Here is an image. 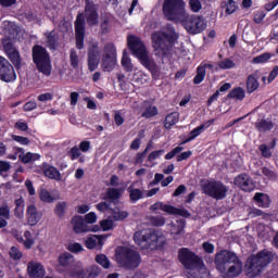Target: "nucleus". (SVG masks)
Returning a JSON list of instances; mask_svg holds the SVG:
<instances>
[{
    "instance_id": "obj_40",
    "label": "nucleus",
    "mask_w": 278,
    "mask_h": 278,
    "mask_svg": "<svg viewBox=\"0 0 278 278\" xmlns=\"http://www.w3.org/2000/svg\"><path fill=\"white\" fill-rule=\"evenodd\" d=\"M214 123V119H210L207 122V126L205 124H201L200 126L193 128L190 132L189 136L194 140L195 138H199L200 134H203V131H205V129H207V127H210V125H212Z\"/></svg>"
},
{
    "instance_id": "obj_52",
    "label": "nucleus",
    "mask_w": 278,
    "mask_h": 278,
    "mask_svg": "<svg viewBox=\"0 0 278 278\" xmlns=\"http://www.w3.org/2000/svg\"><path fill=\"white\" fill-rule=\"evenodd\" d=\"M149 149H151V142L147 144V148L144 149L143 152L137 153L135 159L136 164H142V162H144V159L147 157V153H149Z\"/></svg>"
},
{
    "instance_id": "obj_24",
    "label": "nucleus",
    "mask_w": 278,
    "mask_h": 278,
    "mask_svg": "<svg viewBox=\"0 0 278 278\" xmlns=\"http://www.w3.org/2000/svg\"><path fill=\"white\" fill-rule=\"evenodd\" d=\"M169 227V233L172 236H181V233H184V229H186V219H177L176 222H172Z\"/></svg>"
},
{
    "instance_id": "obj_25",
    "label": "nucleus",
    "mask_w": 278,
    "mask_h": 278,
    "mask_svg": "<svg viewBox=\"0 0 278 278\" xmlns=\"http://www.w3.org/2000/svg\"><path fill=\"white\" fill-rule=\"evenodd\" d=\"M144 111L141 113L142 118H153L160 114L157 106L152 105L150 101H143Z\"/></svg>"
},
{
    "instance_id": "obj_33",
    "label": "nucleus",
    "mask_w": 278,
    "mask_h": 278,
    "mask_svg": "<svg viewBox=\"0 0 278 278\" xmlns=\"http://www.w3.org/2000/svg\"><path fill=\"white\" fill-rule=\"evenodd\" d=\"M59 264L64 268L73 266V264H75V257L73 254L65 252L59 256Z\"/></svg>"
},
{
    "instance_id": "obj_17",
    "label": "nucleus",
    "mask_w": 278,
    "mask_h": 278,
    "mask_svg": "<svg viewBox=\"0 0 278 278\" xmlns=\"http://www.w3.org/2000/svg\"><path fill=\"white\" fill-rule=\"evenodd\" d=\"M140 62L142 66H144V68H147L151 73L152 79H160L162 75V67H160V65H157V63H155L153 59L147 55Z\"/></svg>"
},
{
    "instance_id": "obj_58",
    "label": "nucleus",
    "mask_w": 278,
    "mask_h": 278,
    "mask_svg": "<svg viewBox=\"0 0 278 278\" xmlns=\"http://www.w3.org/2000/svg\"><path fill=\"white\" fill-rule=\"evenodd\" d=\"M0 216H2V218H5L7 220H10V206L8 205V203L1 204Z\"/></svg>"
},
{
    "instance_id": "obj_45",
    "label": "nucleus",
    "mask_w": 278,
    "mask_h": 278,
    "mask_svg": "<svg viewBox=\"0 0 278 278\" xmlns=\"http://www.w3.org/2000/svg\"><path fill=\"white\" fill-rule=\"evenodd\" d=\"M40 170H42L43 175H61L60 170L49 163H42Z\"/></svg>"
},
{
    "instance_id": "obj_19",
    "label": "nucleus",
    "mask_w": 278,
    "mask_h": 278,
    "mask_svg": "<svg viewBox=\"0 0 278 278\" xmlns=\"http://www.w3.org/2000/svg\"><path fill=\"white\" fill-rule=\"evenodd\" d=\"M235 186H238L243 192H251L255 186L249 175H239L235 178Z\"/></svg>"
},
{
    "instance_id": "obj_3",
    "label": "nucleus",
    "mask_w": 278,
    "mask_h": 278,
    "mask_svg": "<svg viewBox=\"0 0 278 278\" xmlns=\"http://www.w3.org/2000/svg\"><path fill=\"white\" fill-rule=\"evenodd\" d=\"M152 47L155 55L162 58V60H168L175 47V42L179 40V35L175 31H156L152 34Z\"/></svg>"
},
{
    "instance_id": "obj_10",
    "label": "nucleus",
    "mask_w": 278,
    "mask_h": 278,
    "mask_svg": "<svg viewBox=\"0 0 278 278\" xmlns=\"http://www.w3.org/2000/svg\"><path fill=\"white\" fill-rule=\"evenodd\" d=\"M181 25L185 27L188 34L191 36H197V34L205 31L207 22H205L203 15H187L181 21Z\"/></svg>"
},
{
    "instance_id": "obj_61",
    "label": "nucleus",
    "mask_w": 278,
    "mask_h": 278,
    "mask_svg": "<svg viewBox=\"0 0 278 278\" xmlns=\"http://www.w3.org/2000/svg\"><path fill=\"white\" fill-rule=\"evenodd\" d=\"M100 226L102 227V229L104 231H110V229H112V227H114V222L112 220V217H109L106 219H103L100 223Z\"/></svg>"
},
{
    "instance_id": "obj_38",
    "label": "nucleus",
    "mask_w": 278,
    "mask_h": 278,
    "mask_svg": "<svg viewBox=\"0 0 278 278\" xmlns=\"http://www.w3.org/2000/svg\"><path fill=\"white\" fill-rule=\"evenodd\" d=\"M128 194L132 203L140 201V199H144V192H142L140 189L134 188V186L128 187Z\"/></svg>"
},
{
    "instance_id": "obj_63",
    "label": "nucleus",
    "mask_w": 278,
    "mask_h": 278,
    "mask_svg": "<svg viewBox=\"0 0 278 278\" xmlns=\"http://www.w3.org/2000/svg\"><path fill=\"white\" fill-rule=\"evenodd\" d=\"M258 149L261 151L262 157H273V152L270 151V148L268 146L261 144Z\"/></svg>"
},
{
    "instance_id": "obj_5",
    "label": "nucleus",
    "mask_w": 278,
    "mask_h": 278,
    "mask_svg": "<svg viewBox=\"0 0 278 278\" xmlns=\"http://www.w3.org/2000/svg\"><path fill=\"white\" fill-rule=\"evenodd\" d=\"M31 58L38 73H41L45 77H51L53 65L51 64V54H49L47 48L35 45L31 48Z\"/></svg>"
},
{
    "instance_id": "obj_1",
    "label": "nucleus",
    "mask_w": 278,
    "mask_h": 278,
    "mask_svg": "<svg viewBox=\"0 0 278 278\" xmlns=\"http://www.w3.org/2000/svg\"><path fill=\"white\" fill-rule=\"evenodd\" d=\"M242 262L235 252L223 250L215 255V267L223 278H236L242 274Z\"/></svg>"
},
{
    "instance_id": "obj_26",
    "label": "nucleus",
    "mask_w": 278,
    "mask_h": 278,
    "mask_svg": "<svg viewBox=\"0 0 278 278\" xmlns=\"http://www.w3.org/2000/svg\"><path fill=\"white\" fill-rule=\"evenodd\" d=\"M7 58H9L10 62L13 64L16 71H21L23 66V59L21 58V52H18V50H13V52H9V54H7Z\"/></svg>"
},
{
    "instance_id": "obj_22",
    "label": "nucleus",
    "mask_w": 278,
    "mask_h": 278,
    "mask_svg": "<svg viewBox=\"0 0 278 278\" xmlns=\"http://www.w3.org/2000/svg\"><path fill=\"white\" fill-rule=\"evenodd\" d=\"M118 60L114 56H102L101 59V68L103 73H112L116 68Z\"/></svg>"
},
{
    "instance_id": "obj_35",
    "label": "nucleus",
    "mask_w": 278,
    "mask_h": 278,
    "mask_svg": "<svg viewBox=\"0 0 278 278\" xmlns=\"http://www.w3.org/2000/svg\"><path fill=\"white\" fill-rule=\"evenodd\" d=\"M258 88H260V83L257 81V78L255 77V75L253 74L249 75L247 80L248 94L255 92V90H257Z\"/></svg>"
},
{
    "instance_id": "obj_46",
    "label": "nucleus",
    "mask_w": 278,
    "mask_h": 278,
    "mask_svg": "<svg viewBox=\"0 0 278 278\" xmlns=\"http://www.w3.org/2000/svg\"><path fill=\"white\" fill-rule=\"evenodd\" d=\"M66 207H67L66 202H59V203H56V205L54 207V214L59 218H64V214H66Z\"/></svg>"
},
{
    "instance_id": "obj_34",
    "label": "nucleus",
    "mask_w": 278,
    "mask_h": 278,
    "mask_svg": "<svg viewBox=\"0 0 278 278\" xmlns=\"http://www.w3.org/2000/svg\"><path fill=\"white\" fill-rule=\"evenodd\" d=\"M121 63L126 73H131L134 71V63H131V58H129V53H127V50L123 51Z\"/></svg>"
},
{
    "instance_id": "obj_49",
    "label": "nucleus",
    "mask_w": 278,
    "mask_h": 278,
    "mask_svg": "<svg viewBox=\"0 0 278 278\" xmlns=\"http://www.w3.org/2000/svg\"><path fill=\"white\" fill-rule=\"evenodd\" d=\"M2 47L7 55L9 53H12L13 51H16V48H14V43L12 42L11 39H2Z\"/></svg>"
},
{
    "instance_id": "obj_53",
    "label": "nucleus",
    "mask_w": 278,
    "mask_h": 278,
    "mask_svg": "<svg viewBox=\"0 0 278 278\" xmlns=\"http://www.w3.org/2000/svg\"><path fill=\"white\" fill-rule=\"evenodd\" d=\"M189 8L191 12L198 13L203 10V4L201 3V0H189Z\"/></svg>"
},
{
    "instance_id": "obj_7",
    "label": "nucleus",
    "mask_w": 278,
    "mask_h": 278,
    "mask_svg": "<svg viewBox=\"0 0 278 278\" xmlns=\"http://www.w3.org/2000/svg\"><path fill=\"white\" fill-rule=\"evenodd\" d=\"M200 186L203 194L211 197V199H215V201H223V199H227L229 187L220 180H201Z\"/></svg>"
},
{
    "instance_id": "obj_51",
    "label": "nucleus",
    "mask_w": 278,
    "mask_h": 278,
    "mask_svg": "<svg viewBox=\"0 0 278 278\" xmlns=\"http://www.w3.org/2000/svg\"><path fill=\"white\" fill-rule=\"evenodd\" d=\"M68 157L72 161L75 160H79V157H81V151L79 150V147L74 146L73 148H71V150L67 152Z\"/></svg>"
},
{
    "instance_id": "obj_37",
    "label": "nucleus",
    "mask_w": 278,
    "mask_h": 278,
    "mask_svg": "<svg viewBox=\"0 0 278 278\" xmlns=\"http://www.w3.org/2000/svg\"><path fill=\"white\" fill-rule=\"evenodd\" d=\"M222 8L225 9L226 16H231L238 10V3L236 0L224 1Z\"/></svg>"
},
{
    "instance_id": "obj_20",
    "label": "nucleus",
    "mask_w": 278,
    "mask_h": 278,
    "mask_svg": "<svg viewBox=\"0 0 278 278\" xmlns=\"http://www.w3.org/2000/svg\"><path fill=\"white\" fill-rule=\"evenodd\" d=\"M206 68H210V71L214 70V64L212 63H201L198 67H197V75L193 78V84L195 86H199V84H202V81H204L205 79V75H206Z\"/></svg>"
},
{
    "instance_id": "obj_12",
    "label": "nucleus",
    "mask_w": 278,
    "mask_h": 278,
    "mask_svg": "<svg viewBox=\"0 0 278 278\" xmlns=\"http://www.w3.org/2000/svg\"><path fill=\"white\" fill-rule=\"evenodd\" d=\"M127 47L129 51H131L132 55H135V58H138L139 62H141L142 60H144V58H147V55H149L144 42H142V39H140V37L136 35H128Z\"/></svg>"
},
{
    "instance_id": "obj_44",
    "label": "nucleus",
    "mask_w": 278,
    "mask_h": 278,
    "mask_svg": "<svg viewBox=\"0 0 278 278\" xmlns=\"http://www.w3.org/2000/svg\"><path fill=\"white\" fill-rule=\"evenodd\" d=\"M111 218H114L115 220H125L127 216H129V213L126 211H121L119 208H111Z\"/></svg>"
},
{
    "instance_id": "obj_11",
    "label": "nucleus",
    "mask_w": 278,
    "mask_h": 278,
    "mask_svg": "<svg viewBox=\"0 0 278 278\" xmlns=\"http://www.w3.org/2000/svg\"><path fill=\"white\" fill-rule=\"evenodd\" d=\"M101 63V48L99 41H91L87 48V66L90 73H94Z\"/></svg>"
},
{
    "instance_id": "obj_8",
    "label": "nucleus",
    "mask_w": 278,
    "mask_h": 278,
    "mask_svg": "<svg viewBox=\"0 0 278 278\" xmlns=\"http://www.w3.org/2000/svg\"><path fill=\"white\" fill-rule=\"evenodd\" d=\"M186 13V2L184 0H164L163 14L167 21H178Z\"/></svg>"
},
{
    "instance_id": "obj_42",
    "label": "nucleus",
    "mask_w": 278,
    "mask_h": 278,
    "mask_svg": "<svg viewBox=\"0 0 278 278\" xmlns=\"http://www.w3.org/2000/svg\"><path fill=\"white\" fill-rule=\"evenodd\" d=\"M40 200L43 203H53V201L60 200V194L52 197L51 193L47 191V189H41L39 193Z\"/></svg>"
},
{
    "instance_id": "obj_62",
    "label": "nucleus",
    "mask_w": 278,
    "mask_h": 278,
    "mask_svg": "<svg viewBox=\"0 0 278 278\" xmlns=\"http://www.w3.org/2000/svg\"><path fill=\"white\" fill-rule=\"evenodd\" d=\"M264 18H266V12L264 11H256L254 12L253 21L256 25H260Z\"/></svg>"
},
{
    "instance_id": "obj_29",
    "label": "nucleus",
    "mask_w": 278,
    "mask_h": 278,
    "mask_svg": "<svg viewBox=\"0 0 278 278\" xmlns=\"http://www.w3.org/2000/svg\"><path fill=\"white\" fill-rule=\"evenodd\" d=\"M177 123H179V113L172 112L166 115L165 121L163 122V125L165 129H173L174 125H177Z\"/></svg>"
},
{
    "instance_id": "obj_6",
    "label": "nucleus",
    "mask_w": 278,
    "mask_h": 278,
    "mask_svg": "<svg viewBox=\"0 0 278 278\" xmlns=\"http://www.w3.org/2000/svg\"><path fill=\"white\" fill-rule=\"evenodd\" d=\"M116 262L125 270H136L142 264V256L138 250L124 247L116 252Z\"/></svg>"
},
{
    "instance_id": "obj_16",
    "label": "nucleus",
    "mask_w": 278,
    "mask_h": 278,
    "mask_svg": "<svg viewBox=\"0 0 278 278\" xmlns=\"http://www.w3.org/2000/svg\"><path fill=\"white\" fill-rule=\"evenodd\" d=\"M152 212H166V214L182 216L184 218H190V213L186 208H177L173 205L164 204L163 202H156L150 206Z\"/></svg>"
},
{
    "instance_id": "obj_60",
    "label": "nucleus",
    "mask_w": 278,
    "mask_h": 278,
    "mask_svg": "<svg viewBox=\"0 0 278 278\" xmlns=\"http://www.w3.org/2000/svg\"><path fill=\"white\" fill-rule=\"evenodd\" d=\"M249 215L252 216V218H256V216H262L263 218H268V214L264 213V211L260 208H251L249 212Z\"/></svg>"
},
{
    "instance_id": "obj_43",
    "label": "nucleus",
    "mask_w": 278,
    "mask_h": 278,
    "mask_svg": "<svg viewBox=\"0 0 278 278\" xmlns=\"http://www.w3.org/2000/svg\"><path fill=\"white\" fill-rule=\"evenodd\" d=\"M148 220L152 227H164L166 225V218L161 215L150 216Z\"/></svg>"
},
{
    "instance_id": "obj_28",
    "label": "nucleus",
    "mask_w": 278,
    "mask_h": 278,
    "mask_svg": "<svg viewBox=\"0 0 278 278\" xmlns=\"http://www.w3.org/2000/svg\"><path fill=\"white\" fill-rule=\"evenodd\" d=\"M253 201H255L258 207H269L270 206V197L266 193H255Z\"/></svg>"
},
{
    "instance_id": "obj_57",
    "label": "nucleus",
    "mask_w": 278,
    "mask_h": 278,
    "mask_svg": "<svg viewBox=\"0 0 278 278\" xmlns=\"http://www.w3.org/2000/svg\"><path fill=\"white\" fill-rule=\"evenodd\" d=\"M270 53H263L253 59L254 64H264L269 61Z\"/></svg>"
},
{
    "instance_id": "obj_54",
    "label": "nucleus",
    "mask_w": 278,
    "mask_h": 278,
    "mask_svg": "<svg viewBox=\"0 0 278 278\" xmlns=\"http://www.w3.org/2000/svg\"><path fill=\"white\" fill-rule=\"evenodd\" d=\"M70 63L74 68H79V55H77V51L71 50L70 52Z\"/></svg>"
},
{
    "instance_id": "obj_47",
    "label": "nucleus",
    "mask_w": 278,
    "mask_h": 278,
    "mask_svg": "<svg viewBox=\"0 0 278 278\" xmlns=\"http://www.w3.org/2000/svg\"><path fill=\"white\" fill-rule=\"evenodd\" d=\"M96 262L97 264H100V266H102V268H110V260L108 258V256L105 254H98L96 255Z\"/></svg>"
},
{
    "instance_id": "obj_18",
    "label": "nucleus",
    "mask_w": 278,
    "mask_h": 278,
    "mask_svg": "<svg viewBox=\"0 0 278 278\" xmlns=\"http://www.w3.org/2000/svg\"><path fill=\"white\" fill-rule=\"evenodd\" d=\"M72 227L75 233H88L90 226L86 223V219L80 215H75L71 220Z\"/></svg>"
},
{
    "instance_id": "obj_27",
    "label": "nucleus",
    "mask_w": 278,
    "mask_h": 278,
    "mask_svg": "<svg viewBox=\"0 0 278 278\" xmlns=\"http://www.w3.org/2000/svg\"><path fill=\"white\" fill-rule=\"evenodd\" d=\"M254 126L257 131L264 132L270 131L275 127V124L270 119H257Z\"/></svg>"
},
{
    "instance_id": "obj_23",
    "label": "nucleus",
    "mask_w": 278,
    "mask_h": 278,
    "mask_svg": "<svg viewBox=\"0 0 278 278\" xmlns=\"http://www.w3.org/2000/svg\"><path fill=\"white\" fill-rule=\"evenodd\" d=\"M26 216L28 225H30V227H34V225H38V222L40 220V215H38V210L34 204L27 207Z\"/></svg>"
},
{
    "instance_id": "obj_55",
    "label": "nucleus",
    "mask_w": 278,
    "mask_h": 278,
    "mask_svg": "<svg viewBox=\"0 0 278 278\" xmlns=\"http://www.w3.org/2000/svg\"><path fill=\"white\" fill-rule=\"evenodd\" d=\"M101 34L105 36V34H110V17L104 16L100 24Z\"/></svg>"
},
{
    "instance_id": "obj_59",
    "label": "nucleus",
    "mask_w": 278,
    "mask_h": 278,
    "mask_svg": "<svg viewBox=\"0 0 278 278\" xmlns=\"http://www.w3.org/2000/svg\"><path fill=\"white\" fill-rule=\"evenodd\" d=\"M9 255L12 260H21V257H23V253L21 252V250H18V248L16 247H12L10 249Z\"/></svg>"
},
{
    "instance_id": "obj_4",
    "label": "nucleus",
    "mask_w": 278,
    "mask_h": 278,
    "mask_svg": "<svg viewBox=\"0 0 278 278\" xmlns=\"http://www.w3.org/2000/svg\"><path fill=\"white\" fill-rule=\"evenodd\" d=\"M275 254L268 250H263L255 255H251L245 263V273L250 278L260 277L263 270H266V267L273 260Z\"/></svg>"
},
{
    "instance_id": "obj_32",
    "label": "nucleus",
    "mask_w": 278,
    "mask_h": 278,
    "mask_svg": "<svg viewBox=\"0 0 278 278\" xmlns=\"http://www.w3.org/2000/svg\"><path fill=\"white\" fill-rule=\"evenodd\" d=\"M104 58H118V53L116 51V45L114 42H106L103 47V54Z\"/></svg>"
},
{
    "instance_id": "obj_39",
    "label": "nucleus",
    "mask_w": 278,
    "mask_h": 278,
    "mask_svg": "<svg viewBox=\"0 0 278 278\" xmlns=\"http://www.w3.org/2000/svg\"><path fill=\"white\" fill-rule=\"evenodd\" d=\"M231 68H236V63L231 59H224L217 62L215 71H229Z\"/></svg>"
},
{
    "instance_id": "obj_2",
    "label": "nucleus",
    "mask_w": 278,
    "mask_h": 278,
    "mask_svg": "<svg viewBox=\"0 0 278 278\" xmlns=\"http://www.w3.org/2000/svg\"><path fill=\"white\" fill-rule=\"evenodd\" d=\"M135 243L140 249H164L166 247V236L162 230L151 228L142 229L134 233Z\"/></svg>"
},
{
    "instance_id": "obj_36",
    "label": "nucleus",
    "mask_w": 278,
    "mask_h": 278,
    "mask_svg": "<svg viewBox=\"0 0 278 278\" xmlns=\"http://www.w3.org/2000/svg\"><path fill=\"white\" fill-rule=\"evenodd\" d=\"M85 244L87 249H94V247H101L103 244V239H101V236L91 235L87 238Z\"/></svg>"
},
{
    "instance_id": "obj_9",
    "label": "nucleus",
    "mask_w": 278,
    "mask_h": 278,
    "mask_svg": "<svg viewBox=\"0 0 278 278\" xmlns=\"http://www.w3.org/2000/svg\"><path fill=\"white\" fill-rule=\"evenodd\" d=\"M178 260L187 270L203 268V258L188 248H181L178 251Z\"/></svg>"
},
{
    "instance_id": "obj_48",
    "label": "nucleus",
    "mask_w": 278,
    "mask_h": 278,
    "mask_svg": "<svg viewBox=\"0 0 278 278\" xmlns=\"http://www.w3.org/2000/svg\"><path fill=\"white\" fill-rule=\"evenodd\" d=\"M121 192H122L121 189L109 188L106 192V197L111 201H118V199H121Z\"/></svg>"
},
{
    "instance_id": "obj_31",
    "label": "nucleus",
    "mask_w": 278,
    "mask_h": 278,
    "mask_svg": "<svg viewBox=\"0 0 278 278\" xmlns=\"http://www.w3.org/2000/svg\"><path fill=\"white\" fill-rule=\"evenodd\" d=\"M46 38H47L48 48L51 51H55V49H58V34H55V30L46 33Z\"/></svg>"
},
{
    "instance_id": "obj_13",
    "label": "nucleus",
    "mask_w": 278,
    "mask_h": 278,
    "mask_svg": "<svg viewBox=\"0 0 278 278\" xmlns=\"http://www.w3.org/2000/svg\"><path fill=\"white\" fill-rule=\"evenodd\" d=\"M74 27L76 49H78V51H81V49H84V40L86 38V18H84V14L79 13L76 16Z\"/></svg>"
},
{
    "instance_id": "obj_14",
    "label": "nucleus",
    "mask_w": 278,
    "mask_h": 278,
    "mask_svg": "<svg viewBox=\"0 0 278 278\" xmlns=\"http://www.w3.org/2000/svg\"><path fill=\"white\" fill-rule=\"evenodd\" d=\"M0 80L5 84L16 81V72L5 58L0 56Z\"/></svg>"
},
{
    "instance_id": "obj_56",
    "label": "nucleus",
    "mask_w": 278,
    "mask_h": 278,
    "mask_svg": "<svg viewBox=\"0 0 278 278\" xmlns=\"http://www.w3.org/2000/svg\"><path fill=\"white\" fill-rule=\"evenodd\" d=\"M112 201H105V202H100L99 204H97V210L99 212H110L112 211Z\"/></svg>"
},
{
    "instance_id": "obj_30",
    "label": "nucleus",
    "mask_w": 278,
    "mask_h": 278,
    "mask_svg": "<svg viewBox=\"0 0 278 278\" xmlns=\"http://www.w3.org/2000/svg\"><path fill=\"white\" fill-rule=\"evenodd\" d=\"M244 97H247V92L242 87H235L227 94V99H235L236 101H244Z\"/></svg>"
},
{
    "instance_id": "obj_15",
    "label": "nucleus",
    "mask_w": 278,
    "mask_h": 278,
    "mask_svg": "<svg viewBox=\"0 0 278 278\" xmlns=\"http://www.w3.org/2000/svg\"><path fill=\"white\" fill-rule=\"evenodd\" d=\"M85 16L89 27L99 25V4H94L92 0H85Z\"/></svg>"
},
{
    "instance_id": "obj_50",
    "label": "nucleus",
    "mask_w": 278,
    "mask_h": 278,
    "mask_svg": "<svg viewBox=\"0 0 278 278\" xmlns=\"http://www.w3.org/2000/svg\"><path fill=\"white\" fill-rule=\"evenodd\" d=\"M87 273L89 278H97L101 275V267L99 265H91L87 268Z\"/></svg>"
},
{
    "instance_id": "obj_41",
    "label": "nucleus",
    "mask_w": 278,
    "mask_h": 278,
    "mask_svg": "<svg viewBox=\"0 0 278 278\" xmlns=\"http://www.w3.org/2000/svg\"><path fill=\"white\" fill-rule=\"evenodd\" d=\"M20 160L23 164H33V162L40 160V154L27 152L24 155H20Z\"/></svg>"
},
{
    "instance_id": "obj_64",
    "label": "nucleus",
    "mask_w": 278,
    "mask_h": 278,
    "mask_svg": "<svg viewBox=\"0 0 278 278\" xmlns=\"http://www.w3.org/2000/svg\"><path fill=\"white\" fill-rule=\"evenodd\" d=\"M181 151H184V147H181V146L174 148L170 152H168L165 155V160H173V157L178 155V153H181Z\"/></svg>"
},
{
    "instance_id": "obj_21",
    "label": "nucleus",
    "mask_w": 278,
    "mask_h": 278,
    "mask_svg": "<svg viewBox=\"0 0 278 278\" xmlns=\"http://www.w3.org/2000/svg\"><path fill=\"white\" fill-rule=\"evenodd\" d=\"M28 275L30 278H43L45 266L38 262H30L27 266Z\"/></svg>"
}]
</instances>
